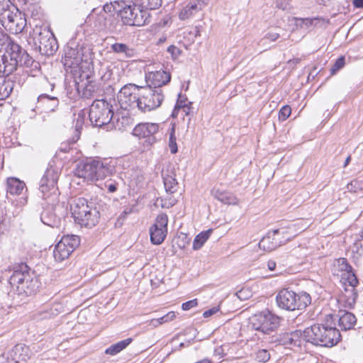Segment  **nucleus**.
Wrapping results in <instances>:
<instances>
[{"mask_svg":"<svg viewBox=\"0 0 363 363\" xmlns=\"http://www.w3.org/2000/svg\"><path fill=\"white\" fill-rule=\"evenodd\" d=\"M336 318L333 314L326 315L325 323L313 325L306 328V336L311 340V343L321 347H331L337 345L341 335L335 328Z\"/></svg>","mask_w":363,"mask_h":363,"instance_id":"obj_1","label":"nucleus"},{"mask_svg":"<svg viewBox=\"0 0 363 363\" xmlns=\"http://www.w3.org/2000/svg\"><path fill=\"white\" fill-rule=\"evenodd\" d=\"M71 211L75 223L82 227L91 228L99 221V211L92 201L82 197L77 198L71 204Z\"/></svg>","mask_w":363,"mask_h":363,"instance_id":"obj_2","label":"nucleus"},{"mask_svg":"<svg viewBox=\"0 0 363 363\" xmlns=\"http://www.w3.org/2000/svg\"><path fill=\"white\" fill-rule=\"evenodd\" d=\"M351 270L352 267L345 258H339L334 261L332 269L334 275L342 276L340 273L347 274V279L349 285L345 288V292L341 296V301L344 302L345 306L350 308H352L356 303L357 293L355 286L359 283L356 276L352 273Z\"/></svg>","mask_w":363,"mask_h":363,"instance_id":"obj_3","label":"nucleus"},{"mask_svg":"<svg viewBox=\"0 0 363 363\" xmlns=\"http://www.w3.org/2000/svg\"><path fill=\"white\" fill-rule=\"evenodd\" d=\"M277 306L287 311H301L311 303V297L306 291L296 292L282 289L276 296Z\"/></svg>","mask_w":363,"mask_h":363,"instance_id":"obj_4","label":"nucleus"},{"mask_svg":"<svg viewBox=\"0 0 363 363\" xmlns=\"http://www.w3.org/2000/svg\"><path fill=\"white\" fill-rule=\"evenodd\" d=\"M114 170V167L106 160H90L79 163L76 169L77 177L84 178L87 181L95 182L104 179L110 175Z\"/></svg>","mask_w":363,"mask_h":363,"instance_id":"obj_5","label":"nucleus"},{"mask_svg":"<svg viewBox=\"0 0 363 363\" xmlns=\"http://www.w3.org/2000/svg\"><path fill=\"white\" fill-rule=\"evenodd\" d=\"M9 283L13 287H16L19 294L26 296L35 294L40 287L38 278L28 270L14 271L10 277Z\"/></svg>","mask_w":363,"mask_h":363,"instance_id":"obj_6","label":"nucleus"},{"mask_svg":"<svg viewBox=\"0 0 363 363\" xmlns=\"http://www.w3.org/2000/svg\"><path fill=\"white\" fill-rule=\"evenodd\" d=\"M89 55V49L76 45L75 42H69L65 52L64 66L77 74L82 69L84 63H88Z\"/></svg>","mask_w":363,"mask_h":363,"instance_id":"obj_7","label":"nucleus"},{"mask_svg":"<svg viewBox=\"0 0 363 363\" xmlns=\"http://www.w3.org/2000/svg\"><path fill=\"white\" fill-rule=\"evenodd\" d=\"M89 117L95 126L108 124L113 118V106L105 99H96L90 107Z\"/></svg>","mask_w":363,"mask_h":363,"instance_id":"obj_8","label":"nucleus"},{"mask_svg":"<svg viewBox=\"0 0 363 363\" xmlns=\"http://www.w3.org/2000/svg\"><path fill=\"white\" fill-rule=\"evenodd\" d=\"M59 177L58 170L52 166L47 168L45 174L40 181L39 189L42 193V198L48 200V203H54L58 196L57 182Z\"/></svg>","mask_w":363,"mask_h":363,"instance_id":"obj_9","label":"nucleus"},{"mask_svg":"<svg viewBox=\"0 0 363 363\" xmlns=\"http://www.w3.org/2000/svg\"><path fill=\"white\" fill-rule=\"evenodd\" d=\"M253 330L259 331L264 335H269L276 331L280 325V318L269 311L255 314L250 318Z\"/></svg>","mask_w":363,"mask_h":363,"instance_id":"obj_10","label":"nucleus"},{"mask_svg":"<svg viewBox=\"0 0 363 363\" xmlns=\"http://www.w3.org/2000/svg\"><path fill=\"white\" fill-rule=\"evenodd\" d=\"M140 91L138 110L141 112H150L157 109L161 106L164 98L162 89L140 86Z\"/></svg>","mask_w":363,"mask_h":363,"instance_id":"obj_11","label":"nucleus"},{"mask_svg":"<svg viewBox=\"0 0 363 363\" xmlns=\"http://www.w3.org/2000/svg\"><path fill=\"white\" fill-rule=\"evenodd\" d=\"M0 23L13 34L21 33L26 26V20L18 11L13 12L9 8H0Z\"/></svg>","mask_w":363,"mask_h":363,"instance_id":"obj_12","label":"nucleus"},{"mask_svg":"<svg viewBox=\"0 0 363 363\" xmlns=\"http://www.w3.org/2000/svg\"><path fill=\"white\" fill-rule=\"evenodd\" d=\"M140 87L134 84L124 85L117 95L118 104L122 109H138Z\"/></svg>","mask_w":363,"mask_h":363,"instance_id":"obj_13","label":"nucleus"},{"mask_svg":"<svg viewBox=\"0 0 363 363\" xmlns=\"http://www.w3.org/2000/svg\"><path fill=\"white\" fill-rule=\"evenodd\" d=\"M33 43L42 55H52L57 48L52 33L46 29L37 28L33 32Z\"/></svg>","mask_w":363,"mask_h":363,"instance_id":"obj_14","label":"nucleus"},{"mask_svg":"<svg viewBox=\"0 0 363 363\" xmlns=\"http://www.w3.org/2000/svg\"><path fill=\"white\" fill-rule=\"evenodd\" d=\"M79 237L74 235H65L57 243L53 250L55 261L61 262L67 259L76 247L79 245Z\"/></svg>","mask_w":363,"mask_h":363,"instance_id":"obj_15","label":"nucleus"},{"mask_svg":"<svg viewBox=\"0 0 363 363\" xmlns=\"http://www.w3.org/2000/svg\"><path fill=\"white\" fill-rule=\"evenodd\" d=\"M123 23L128 26H140L145 23L147 11L138 5H127L118 10Z\"/></svg>","mask_w":363,"mask_h":363,"instance_id":"obj_16","label":"nucleus"},{"mask_svg":"<svg viewBox=\"0 0 363 363\" xmlns=\"http://www.w3.org/2000/svg\"><path fill=\"white\" fill-rule=\"evenodd\" d=\"M23 51V49L18 44L14 42L8 43L4 53L5 56L4 71H6V76L10 75L16 69Z\"/></svg>","mask_w":363,"mask_h":363,"instance_id":"obj_17","label":"nucleus"},{"mask_svg":"<svg viewBox=\"0 0 363 363\" xmlns=\"http://www.w3.org/2000/svg\"><path fill=\"white\" fill-rule=\"evenodd\" d=\"M168 217L165 213L159 214L155 223L150 228V240L154 245L161 244L167 234Z\"/></svg>","mask_w":363,"mask_h":363,"instance_id":"obj_18","label":"nucleus"},{"mask_svg":"<svg viewBox=\"0 0 363 363\" xmlns=\"http://www.w3.org/2000/svg\"><path fill=\"white\" fill-rule=\"evenodd\" d=\"M159 124L155 123H141L133 130V135L139 139H145L147 145H151L156 141L155 134L158 133Z\"/></svg>","mask_w":363,"mask_h":363,"instance_id":"obj_19","label":"nucleus"},{"mask_svg":"<svg viewBox=\"0 0 363 363\" xmlns=\"http://www.w3.org/2000/svg\"><path fill=\"white\" fill-rule=\"evenodd\" d=\"M146 82L149 87L152 89L160 88L167 84L171 79L170 73L160 69L157 71L148 72L145 76Z\"/></svg>","mask_w":363,"mask_h":363,"instance_id":"obj_20","label":"nucleus"},{"mask_svg":"<svg viewBox=\"0 0 363 363\" xmlns=\"http://www.w3.org/2000/svg\"><path fill=\"white\" fill-rule=\"evenodd\" d=\"M30 357L29 347L24 344L16 345L9 353L8 359L11 358L14 363L27 362Z\"/></svg>","mask_w":363,"mask_h":363,"instance_id":"obj_21","label":"nucleus"},{"mask_svg":"<svg viewBox=\"0 0 363 363\" xmlns=\"http://www.w3.org/2000/svg\"><path fill=\"white\" fill-rule=\"evenodd\" d=\"M338 321V325L342 330H348L352 329L357 323L355 315L347 311H340L338 314L333 315Z\"/></svg>","mask_w":363,"mask_h":363,"instance_id":"obj_22","label":"nucleus"},{"mask_svg":"<svg viewBox=\"0 0 363 363\" xmlns=\"http://www.w3.org/2000/svg\"><path fill=\"white\" fill-rule=\"evenodd\" d=\"M162 176L164 188L167 192L174 193L177 188V181L175 178V173L171 167H167L162 171Z\"/></svg>","mask_w":363,"mask_h":363,"instance_id":"obj_23","label":"nucleus"},{"mask_svg":"<svg viewBox=\"0 0 363 363\" xmlns=\"http://www.w3.org/2000/svg\"><path fill=\"white\" fill-rule=\"evenodd\" d=\"M303 220H298L294 224H291L286 228H281V233L284 235L283 241L289 242L300 233L304 231L307 228L306 225L303 224Z\"/></svg>","mask_w":363,"mask_h":363,"instance_id":"obj_24","label":"nucleus"},{"mask_svg":"<svg viewBox=\"0 0 363 363\" xmlns=\"http://www.w3.org/2000/svg\"><path fill=\"white\" fill-rule=\"evenodd\" d=\"M275 233L269 232L259 242V247L267 252H271L281 245V241L275 237Z\"/></svg>","mask_w":363,"mask_h":363,"instance_id":"obj_25","label":"nucleus"},{"mask_svg":"<svg viewBox=\"0 0 363 363\" xmlns=\"http://www.w3.org/2000/svg\"><path fill=\"white\" fill-rule=\"evenodd\" d=\"M306 335V328L303 331L301 330H294L286 335L287 342L298 347H301L304 342L311 343V340Z\"/></svg>","mask_w":363,"mask_h":363,"instance_id":"obj_26","label":"nucleus"},{"mask_svg":"<svg viewBox=\"0 0 363 363\" xmlns=\"http://www.w3.org/2000/svg\"><path fill=\"white\" fill-rule=\"evenodd\" d=\"M27 191L24 182L16 177L7 179V192L11 195H21L23 191Z\"/></svg>","mask_w":363,"mask_h":363,"instance_id":"obj_27","label":"nucleus"},{"mask_svg":"<svg viewBox=\"0 0 363 363\" xmlns=\"http://www.w3.org/2000/svg\"><path fill=\"white\" fill-rule=\"evenodd\" d=\"M212 194L214 198L223 203L228 205H236L238 203V199L231 193L214 189L212 191Z\"/></svg>","mask_w":363,"mask_h":363,"instance_id":"obj_28","label":"nucleus"},{"mask_svg":"<svg viewBox=\"0 0 363 363\" xmlns=\"http://www.w3.org/2000/svg\"><path fill=\"white\" fill-rule=\"evenodd\" d=\"M133 342V339L131 337L127 338L125 340L119 341L115 344L111 345L109 347H108L105 350V353L109 355H116L124 349H125L131 342Z\"/></svg>","mask_w":363,"mask_h":363,"instance_id":"obj_29","label":"nucleus"},{"mask_svg":"<svg viewBox=\"0 0 363 363\" xmlns=\"http://www.w3.org/2000/svg\"><path fill=\"white\" fill-rule=\"evenodd\" d=\"M38 102L45 105L48 111H55L59 105V100L56 97H50L48 94H41L38 97Z\"/></svg>","mask_w":363,"mask_h":363,"instance_id":"obj_30","label":"nucleus"},{"mask_svg":"<svg viewBox=\"0 0 363 363\" xmlns=\"http://www.w3.org/2000/svg\"><path fill=\"white\" fill-rule=\"evenodd\" d=\"M13 89L12 81H6L0 76V100H4L9 96Z\"/></svg>","mask_w":363,"mask_h":363,"instance_id":"obj_31","label":"nucleus"},{"mask_svg":"<svg viewBox=\"0 0 363 363\" xmlns=\"http://www.w3.org/2000/svg\"><path fill=\"white\" fill-rule=\"evenodd\" d=\"M199 6L196 7V4L190 1L186 6H184L179 13V18L181 20H186L194 16L197 12Z\"/></svg>","mask_w":363,"mask_h":363,"instance_id":"obj_32","label":"nucleus"},{"mask_svg":"<svg viewBox=\"0 0 363 363\" xmlns=\"http://www.w3.org/2000/svg\"><path fill=\"white\" fill-rule=\"evenodd\" d=\"M213 232L212 229H208L206 231H202L199 234H198L194 240L193 242V249L195 250H198L203 245V244L207 241L209 238L210 235Z\"/></svg>","mask_w":363,"mask_h":363,"instance_id":"obj_33","label":"nucleus"},{"mask_svg":"<svg viewBox=\"0 0 363 363\" xmlns=\"http://www.w3.org/2000/svg\"><path fill=\"white\" fill-rule=\"evenodd\" d=\"M98 87L95 82L88 81L87 84L83 87L82 96L85 99H90L95 96Z\"/></svg>","mask_w":363,"mask_h":363,"instance_id":"obj_34","label":"nucleus"},{"mask_svg":"<svg viewBox=\"0 0 363 363\" xmlns=\"http://www.w3.org/2000/svg\"><path fill=\"white\" fill-rule=\"evenodd\" d=\"M111 48L115 52L124 53L128 57H130L133 54V50L123 43H114L111 45Z\"/></svg>","mask_w":363,"mask_h":363,"instance_id":"obj_35","label":"nucleus"},{"mask_svg":"<svg viewBox=\"0 0 363 363\" xmlns=\"http://www.w3.org/2000/svg\"><path fill=\"white\" fill-rule=\"evenodd\" d=\"M175 129L174 127H172L170 130L169 133V147L170 149V152L172 154H175L177 152V139L175 136Z\"/></svg>","mask_w":363,"mask_h":363,"instance_id":"obj_36","label":"nucleus"},{"mask_svg":"<svg viewBox=\"0 0 363 363\" xmlns=\"http://www.w3.org/2000/svg\"><path fill=\"white\" fill-rule=\"evenodd\" d=\"M347 189L349 191L352 192H357L358 191L363 190V184L360 179V177L352 180L350 184H348Z\"/></svg>","mask_w":363,"mask_h":363,"instance_id":"obj_37","label":"nucleus"},{"mask_svg":"<svg viewBox=\"0 0 363 363\" xmlns=\"http://www.w3.org/2000/svg\"><path fill=\"white\" fill-rule=\"evenodd\" d=\"M33 62L34 61L32 57L23 50L20 60H18V65L30 67L32 66Z\"/></svg>","mask_w":363,"mask_h":363,"instance_id":"obj_38","label":"nucleus"},{"mask_svg":"<svg viewBox=\"0 0 363 363\" xmlns=\"http://www.w3.org/2000/svg\"><path fill=\"white\" fill-rule=\"evenodd\" d=\"M189 241L190 239L188 238L187 235L184 233H181L176 238V243L181 249L185 248L189 243Z\"/></svg>","mask_w":363,"mask_h":363,"instance_id":"obj_39","label":"nucleus"},{"mask_svg":"<svg viewBox=\"0 0 363 363\" xmlns=\"http://www.w3.org/2000/svg\"><path fill=\"white\" fill-rule=\"evenodd\" d=\"M270 359V354L268 350L262 349L256 353V359L259 362L265 363Z\"/></svg>","mask_w":363,"mask_h":363,"instance_id":"obj_40","label":"nucleus"},{"mask_svg":"<svg viewBox=\"0 0 363 363\" xmlns=\"http://www.w3.org/2000/svg\"><path fill=\"white\" fill-rule=\"evenodd\" d=\"M318 18H296V26H299L301 28H308L312 26L314 21H317Z\"/></svg>","mask_w":363,"mask_h":363,"instance_id":"obj_41","label":"nucleus"},{"mask_svg":"<svg viewBox=\"0 0 363 363\" xmlns=\"http://www.w3.org/2000/svg\"><path fill=\"white\" fill-rule=\"evenodd\" d=\"M142 4L147 9H156L162 5V0H141Z\"/></svg>","mask_w":363,"mask_h":363,"instance_id":"obj_42","label":"nucleus"},{"mask_svg":"<svg viewBox=\"0 0 363 363\" xmlns=\"http://www.w3.org/2000/svg\"><path fill=\"white\" fill-rule=\"evenodd\" d=\"M291 113V108L289 106H284L279 112V120L284 121L286 120Z\"/></svg>","mask_w":363,"mask_h":363,"instance_id":"obj_43","label":"nucleus"},{"mask_svg":"<svg viewBox=\"0 0 363 363\" xmlns=\"http://www.w3.org/2000/svg\"><path fill=\"white\" fill-rule=\"evenodd\" d=\"M345 65V57L343 56L337 58L333 65V66L330 69V72L332 74H335L337 71L342 69Z\"/></svg>","mask_w":363,"mask_h":363,"instance_id":"obj_44","label":"nucleus"},{"mask_svg":"<svg viewBox=\"0 0 363 363\" xmlns=\"http://www.w3.org/2000/svg\"><path fill=\"white\" fill-rule=\"evenodd\" d=\"M12 42L10 38L3 32L0 31V50H2L7 46L8 43Z\"/></svg>","mask_w":363,"mask_h":363,"instance_id":"obj_45","label":"nucleus"},{"mask_svg":"<svg viewBox=\"0 0 363 363\" xmlns=\"http://www.w3.org/2000/svg\"><path fill=\"white\" fill-rule=\"evenodd\" d=\"M176 317V314L174 311H170L167 313L162 317L159 318L160 321L161 322V325L164 323H168L174 320Z\"/></svg>","mask_w":363,"mask_h":363,"instance_id":"obj_46","label":"nucleus"},{"mask_svg":"<svg viewBox=\"0 0 363 363\" xmlns=\"http://www.w3.org/2000/svg\"><path fill=\"white\" fill-rule=\"evenodd\" d=\"M119 7H120V5L116 2H115V4H106V5L104 6V11L106 13H111L112 11L118 12V10L120 9Z\"/></svg>","mask_w":363,"mask_h":363,"instance_id":"obj_47","label":"nucleus"},{"mask_svg":"<svg viewBox=\"0 0 363 363\" xmlns=\"http://www.w3.org/2000/svg\"><path fill=\"white\" fill-rule=\"evenodd\" d=\"M198 305V301L196 298L186 301L184 303L182 306V308L184 311H188L194 307H196Z\"/></svg>","mask_w":363,"mask_h":363,"instance_id":"obj_48","label":"nucleus"},{"mask_svg":"<svg viewBox=\"0 0 363 363\" xmlns=\"http://www.w3.org/2000/svg\"><path fill=\"white\" fill-rule=\"evenodd\" d=\"M279 37L280 34L279 33L269 30L266 33L264 39L269 40L271 42H274L277 40Z\"/></svg>","mask_w":363,"mask_h":363,"instance_id":"obj_49","label":"nucleus"},{"mask_svg":"<svg viewBox=\"0 0 363 363\" xmlns=\"http://www.w3.org/2000/svg\"><path fill=\"white\" fill-rule=\"evenodd\" d=\"M167 51L171 54L172 57L174 59L177 58L181 54L180 49L176 47L175 45H170L167 48Z\"/></svg>","mask_w":363,"mask_h":363,"instance_id":"obj_50","label":"nucleus"},{"mask_svg":"<svg viewBox=\"0 0 363 363\" xmlns=\"http://www.w3.org/2000/svg\"><path fill=\"white\" fill-rule=\"evenodd\" d=\"M105 186L107 188L109 192L113 193L117 190L118 184L112 180H108L105 182Z\"/></svg>","mask_w":363,"mask_h":363,"instance_id":"obj_51","label":"nucleus"},{"mask_svg":"<svg viewBox=\"0 0 363 363\" xmlns=\"http://www.w3.org/2000/svg\"><path fill=\"white\" fill-rule=\"evenodd\" d=\"M40 218L44 224L48 225L49 226L53 225V223L51 221L50 218L48 217V212L42 213Z\"/></svg>","mask_w":363,"mask_h":363,"instance_id":"obj_52","label":"nucleus"},{"mask_svg":"<svg viewBox=\"0 0 363 363\" xmlns=\"http://www.w3.org/2000/svg\"><path fill=\"white\" fill-rule=\"evenodd\" d=\"M210 0H193L191 1L193 3L196 4V7L199 6L198 9L199 11L202 10L205 6H207Z\"/></svg>","mask_w":363,"mask_h":363,"instance_id":"obj_53","label":"nucleus"},{"mask_svg":"<svg viewBox=\"0 0 363 363\" xmlns=\"http://www.w3.org/2000/svg\"><path fill=\"white\" fill-rule=\"evenodd\" d=\"M5 65V56L2 53V51L0 50V74L6 76V71H4V67Z\"/></svg>","mask_w":363,"mask_h":363,"instance_id":"obj_54","label":"nucleus"},{"mask_svg":"<svg viewBox=\"0 0 363 363\" xmlns=\"http://www.w3.org/2000/svg\"><path fill=\"white\" fill-rule=\"evenodd\" d=\"M218 311V308L213 307L212 308H210V309L204 311V313H203V316L204 318H209L210 316L216 313Z\"/></svg>","mask_w":363,"mask_h":363,"instance_id":"obj_55","label":"nucleus"},{"mask_svg":"<svg viewBox=\"0 0 363 363\" xmlns=\"http://www.w3.org/2000/svg\"><path fill=\"white\" fill-rule=\"evenodd\" d=\"M272 232L275 233V237L278 238L279 240L281 241V245L287 242V241H283L284 237V235L281 233V228L274 230Z\"/></svg>","mask_w":363,"mask_h":363,"instance_id":"obj_56","label":"nucleus"},{"mask_svg":"<svg viewBox=\"0 0 363 363\" xmlns=\"http://www.w3.org/2000/svg\"><path fill=\"white\" fill-rule=\"evenodd\" d=\"M178 110L182 112L184 115H189L190 113L191 108L184 104V105H179L178 106Z\"/></svg>","mask_w":363,"mask_h":363,"instance_id":"obj_57","label":"nucleus"},{"mask_svg":"<svg viewBox=\"0 0 363 363\" xmlns=\"http://www.w3.org/2000/svg\"><path fill=\"white\" fill-rule=\"evenodd\" d=\"M289 3L287 0H284V1H280L277 0V6L282 10H286L288 7Z\"/></svg>","mask_w":363,"mask_h":363,"instance_id":"obj_58","label":"nucleus"},{"mask_svg":"<svg viewBox=\"0 0 363 363\" xmlns=\"http://www.w3.org/2000/svg\"><path fill=\"white\" fill-rule=\"evenodd\" d=\"M148 325L150 326L156 328L161 325V322L160 321L159 318H153L148 322Z\"/></svg>","mask_w":363,"mask_h":363,"instance_id":"obj_59","label":"nucleus"},{"mask_svg":"<svg viewBox=\"0 0 363 363\" xmlns=\"http://www.w3.org/2000/svg\"><path fill=\"white\" fill-rule=\"evenodd\" d=\"M276 262L273 260H269L267 262V267L270 271H273L276 268Z\"/></svg>","mask_w":363,"mask_h":363,"instance_id":"obj_60","label":"nucleus"},{"mask_svg":"<svg viewBox=\"0 0 363 363\" xmlns=\"http://www.w3.org/2000/svg\"><path fill=\"white\" fill-rule=\"evenodd\" d=\"M352 3L356 8H363V0H353Z\"/></svg>","mask_w":363,"mask_h":363,"instance_id":"obj_61","label":"nucleus"},{"mask_svg":"<svg viewBox=\"0 0 363 363\" xmlns=\"http://www.w3.org/2000/svg\"><path fill=\"white\" fill-rule=\"evenodd\" d=\"M17 204L20 205L21 206H23L27 203V199L26 197H23L20 199L18 201H16Z\"/></svg>","mask_w":363,"mask_h":363,"instance_id":"obj_62","label":"nucleus"},{"mask_svg":"<svg viewBox=\"0 0 363 363\" xmlns=\"http://www.w3.org/2000/svg\"><path fill=\"white\" fill-rule=\"evenodd\" d=\"M178 106H179V102H177V106H175V108L172 112L173 117H176L179 114V112L180 111L179 110H178Z\"/></svg>","mask_w":363,"mask_h":363,"instance_id":"obj_63","label":"nucleus"},{"mask_svg":"<svg viewBox=\"0 0 363 363\" xmlns=\"http://www.w3.org/2000/svg\"><path fill=\"white\" fill-rule=\"evenodd\" d=\"M196 363H211V362L208 359H203L198 362Z\"/></svg>","mask_w":363,"mask_h":363,"instance_id":"obj_64","label":"nucleus"}]
</instances>
